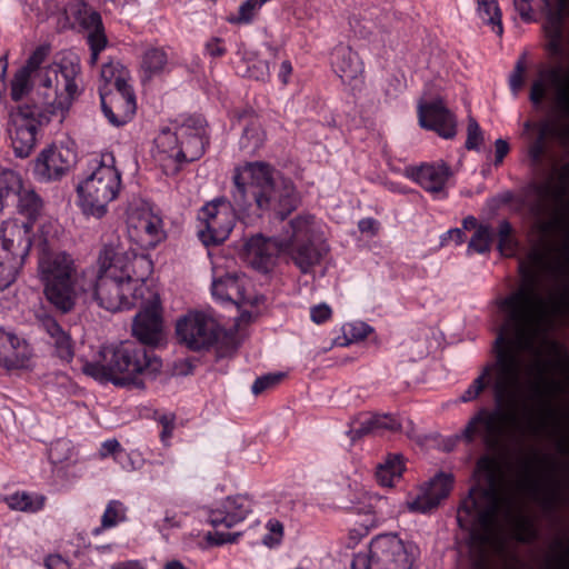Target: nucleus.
I'll return each mask as SVG.
<instances>
[{
    "label": "nucleus",
    "mask_w": 569,
    "mask_h": 569,
    "mask_svg": "<svg viewBox=\"0 0 569 569\" xmlns=\"http://www.w3.org/2000/svg\"><path fill=\"white\" fill-rule=\"evenodd\" d=\"M543 339L510 313L495 340L493 362L483 367L480 375L460 396L461 402L476 400L491 383L495 409L481 408L463 429L467 441L480 438L489 449H497L510 441L518 426L517 410L525 388L531 392V399L540 405L538 421H530L528 429L532 435L547 431L549 418L555 413L551 400L569 391V365H566L563 379H547V366L540 358L537 343Z\"/></svg>",
    "instance_id": "obj_1"
},
{
    "label": "nucleus",
    "mask_w": 569,
    "mask_h": 569,
    "mask_svg": "<svg viewBox=\"0 0 569 569\" xmlns=\"http://www.w3.org/2000/svg\"><path fill=\"white\" fill-rule=\"evenodd\" d=\"M519 271V289L499 307L543 338L551 318L569 317V249L553 256L550 243H538L520 261Z\"/></svg>",
    "instance_id": "obj_2"
},
{
    "label": "nucleus",
    "mask_w": 569,
    "mask_h": 569,
    "mask_svg": "<svg viewBox=\"0 0 569 569\" xmlns=\"http://www.w3.org/2000/svg\"><path fill=\"white\" fill-rule=\"evenodd\" d=\"M475 477L477 483L457 512L459 526L470 531L471 539L482 548L498 547L503 523L512 521L518 542L535 541L538 531L528 517L516 515L517 496L507 483L499 462L488 456L481 457Z\"/></svg>",
    "instance_id": "obj_3"
},
{
    "label": "nucleus",
    "mask_w": 569,
    "mask_h": 569,
    "mask_svg": "<svg viewBox=\"0 0 569 569\" xmlns=\"http://www.w3.org/2000/svg\"><path fill=\"white\" fill-rule=\"evenodd\" d=\"M232 200L239 211L259 213L271 211L284 219L300 201L290 179L279 176L261 161L247 162L233 174Z\"/></svg>",
    "instance_id": "obj_4"
},
{
    "label": "nucleus",
    "mask_w": 569,
    "mask_h": 569,
    "mask_svg": "<svg viewBox=\"0 0 569 569\" xmlns=\"http://www.w3.org/2000/svg\"><path fill=\"white\" fill-rule=\"evenodd\" d=\"M49 52V46H39L21 69L34 77V103L49 114L63 116L79 94L80 59L74 53H67L51 64L41 67Z\"/></svg>",
    "instance_id": "obj_5"
},
{
    "label": "nucleus",
    "mask_w": 569,
    "mask_h": 569,
    "mask_svg": "<svg viewBox=\"0 0 569 569\" xmlns=\"http://www.w3.org/2000/svg\"><path fill=\"white\" fill-rule=\"evenodd\" d=\"M161 368V360L132 342L103 346L92 361H86L82 371L100 382L116 386L143 387L140 376H153Z\"/></svg>",
    "instance_id": "obj_6"
},
{
    "label": "nucleus",
    "mask_w": 569,
    "mask_h": 569,
    "mask_svg": "<svg viewBox=\"0 0 569 569\" xmlns=\"http://www.w3.org/2000/svg\"><path fill=\"white\" fill-rule=\"evenodd\" d=\"M114 253L111 249H100L96 266L81 272L79 292L89 296L97 305L108 311L117 312L142 305L143 301L114 270L123 268L121 261L112 264Z\"/></svg>",
    "instance_id": "obj_7"
},
{
    "label": "nucleus",
    "mask_w": 569,
    "mask_h": 569,
    "mask_svg": "<svg viewBox=\"0 0 569 569\" xmlns=\"http://www.w3.org/2000/svg\"><path fill=\"white\" fill-rule=\"evenodd\" d=\"M569 183V166L553 168L550 177L541 182L530 183L523 196V203L535 219L539 233L548 234L555 226L569 230V199H566Z\"/></svg>",
    "instance_id": "obj_8"
},
{
    "label": "nucleus",
    "mask_w": 569,
    "mask_h": 569,
    "mask_svg": "<svg viewBox=\"0 0 569 569\" xmlns=\"http://www.w3.org/2000/svg\"><path fill=\"white\" fill-rule=\"evenodd\" d=\"M156 159L166 174H176L186 162L198 160L208 144L206 122L190 117L176 128L162 130L156 139Z\"/></svg>",
    "instance_id": "obj_9"
},
{
    "label": "nucleus",
    "mask_w": 569,
    "mask_h": 569,
    "mask_svg": "<svg viewBox=\"0 0 569 569\" xmlns=\"http://www.w3.org/2000/svg\"><path fill=\"white\" fill-rule=\"evenodd\" d=\"M90 173L78 184L80 206L86 214L103 217L108 204L121 189V173L112 152H102L91 160Z\"/></svg>",
    "instance_id": "obj_10"
},
{
    "label": "nucleus",
    "mask_w": 569,
    "mask_h": 569,
    "mask_svg": "<svg viewBox=\"0 0 569 569\" xmlns=\"http://www.w3.org/2000/svg\"><path fill=\"white\" fill-rule=\"evenodd\" d=\"M38 268L47 299L62 312L70 311L81 280V276H77L73 258L64 251L42 252Z\"/></svg>",
    "instance_id": "obj_11"
},
{
    "label": "nucleus",
    "mask_w": 569,
    "mask_h": 569,
    "mask_svg": "<svg viewBox=\"0 0 569 569\" xmlns=\"http://www.w3.org/2000/svg\"><path fill=\"white\" fill-rule=\"evenodd\" d=\"M283 252L288 253L302 273H308L320 263L329 248L313 216L303 214L292 219L284 231Z\"/></svg>",
    "instance_id": "obj_12"
},
{
    "label": "nucleus",
    "mask_w": 569,
    "mask_h": 569,
    "mask_svg": "<svg viewBox=\"0 0 569 569\" xmlns=\"http://www.w3.org/2000/svg\"><path fill=\"white\" fill-rule=\"evenodd\" d=\"M420 549L412 540L397 533H382L371 539L368 553L353 557L351 569H412Z\"/></svg>",
    "instance_id": "obj_13"
},
{
    "label": "nucleus",
    "mask_w": 569,
    "mask_h": 569,
    "mask_svg": "<svg viewBox=\"0 0 569 569\" xmlns=\"http://www.w3.org/2000/svg\"><path fill=\"white\" fill-rule=\"evenodd\" d=\"M558 452L568 459L561 465L562 477H556V463L548 461L545 472L536 475L526 465L525 477L521 487L539 501L541 507L552 510L557 505L569 506V439L557 441Z\"/></svg>",
    "instance_id": "obj_14"
},
{
    "label": "nucleus",
    "mask_w": 569,
    "mask_h": 569,
    "mask_svg": "<svg viewBox=\"0 0 569 569\" xmlns=\"http://www.w3.org/2000/svg\"><path fill=\"white\" fill-rule=\"evenodd\" d=\"M32 224L10 218L0 224V291L10 287L32 246Z\"/></svg>",
    "instance_id": "obj_15"
},
{
    "label": "nucleus",
    "mask_w": 569,
    "mask_h": 569,
    "mask_svg": "<svg viewBox=\"0 0 569 569\" xmlns=\"http://www.w3.org/2000/svg\"><path fill=\"white\" fill-rule=\"evenodd\" d=\"M101 249H111L114 253L112 264H118L121 261L123 268H114L121 278L128 283V289L134 290L139 298L143 301L146 295L151 297L156 295L147 284L146 279L150 276L153 269V263L147 254H139L131 250H126L118 237H112L109 241L104 242Z\"/></svg>",
    "instance_id": "obj_16"
},
{
    "label": "nucleus",
    "mask_w": 569,
    "mask_h": 569,
    "mask_svg": "<svg viewBox=\"0 0 569 569\" xmlns=\"http://www.w3.org/2000/svg\"><path fill=\"white\" fill-rule=\"evenodd\" d=\"M198 219L200 222L198 234L203 244H218L230 234L236 213L229 201L216 199L201 208Z\"/></svg>",
    "instance_id": "obj_17"
},
{
    "label": "nucleus",
    "mask_w": 569,
    "mask_h": 569,
    "mask_svg": "<svg viewBox=\"0 0 569 569\" xmlns=\"http://www.w3.org/2000/svg\"><path fill=\"white\" fill-rule=\"evenodd\" d=\"M39 107L34 103L33 108L28 106L19 107L17 111L10 113L7 126V133L10 144L18 158H27L33 151L37 144V136L40 127L38 117L40 116Z\"/></svg>",
    "instance_id": "obj_18"
},
{
    "label": "nucleus",
    "mask_w": 569,
    "mask_h": 569,
    "mask_svg": "<svg viewBox=\"0 0 569 569\" xmlns=\"http://www.w3.org/2000/svg\"><path fill=\"white\" fill-rule=\"evenodd\" d=\"M549 88L555 89L556 104L562 114L569 118V74H566L562 64L539 71L538 78L531 84L530 101L539 107ZM562 133L566 138H569V126L563 128Z\"/></svg>",
    "instance_id": "obj_19"
},
{
    "label": "nucleus",
    "mask_w": 569,
    "mask_h": 569,
    "mask_svg": "<svg viewBox=\"0 0 569 569\" xmlns=\"http://www.w3.org/2000/svg\"><path fill=\"white\" fill-rule=\"evenodd\" d=\"M177 336L191 350L210 347L218 339V325L204 312H189L177 322Z\"/></svg>",
    "instance_id": "obj_20"
},
{
    "label": "nucleus",
    "mask_w": 569,
    "mask_h": 569,
    "mask_svg": "<svg viewBox=\"0 0 569 569\" xmlns=\"http://www.w3.org/2000/svg\"><path fill=\"white\" fill-rule=\"evenodd\" d=\"M99 94L102 112L109 123L121 127L133 118L137 102L131 86L119 89L99 88Z\"/></svg>",
    "instance_id": "obj_21"
},
{
    "label": "nucleus",
    "mask_w": 569,
    "mask_h": 569,
    "mask_svg": "<svg viewBox=\"0 0 569 569\" xmlns=\"http://www.w3.org/2000/svg\"><path fill=\"white\" fill-rule=\"evenodd\" d=\"M128 237L141 249H153L166 238L163 222L149 210L132 212L128 218Z\"/></svg>",
    "instance_id": "obj_22"
},
{
    "label": "nucleus",
    "mask_w": 569,
    "mask_h": 569,
    "mask_svg": "<svg viewBox=\"0 0 569 569\" xmlns=\"http://www.w3.org/2000/svg\"><path fill=\"white\" fill-rule=\"evenodd\" d=\"M547 11L545 24L548 49L552 56L566 58L569 54V34L563 33L565 16L569 13V0H542Z\"/></svg>",
    "instance_id": "obj_23"
},
{
    "label": "nucleus",
    "mask_w": 569,
    "mask_h": 569,
    "mask_svg": "<svg viewBox=\"0 0 569 569\" xmlns=\"http://www.w3.org/2000/svg\"><path fill=\"white\" fill-rule=\"evenodd\" d=\"M453 486V477L450 473L439 472L428 482L423 483L416 496L406 501L411 512L427 513L439 506L447 498Z\"/></svg>",
    "instance_id": "obj_24"
},
{
    "label": "nucleus",
    "mask_w": 569,
    "mask_h": 569,
    "mask_svg": "<svg viewBox=\"0 0 569 569\" xmlns=\"http://www.w3.org/2000/svg\"><path fill=\"white\" fill-rule=\"evenodd\" d=\"M76 162V153L68 147L52 144L43 149L34 161V174L42 181L60 179Z\"/></svg>",
    "instance_id": "obj_25"
},
{
    "label": "nucleus",
    "mask_w": 569,
    "mask_h": 569,
    "mask_svg": "<svg viewBox=\"0 0 569 569\" xmlns=\"http://www.w3.org/2000/svg\"><path fill=\"white\" fill-rule=\"evenodd\" d=\"M32 357L33 350L26 339L0 327V368L28 369Z\"/></svg>",
    "instance_id": "obj_26"
},
{
    "label": "nucleus",
    "mask_w": 569,
    "mask_h": 569,
    "mask_svg": "<svg viewBox=\"0 0 569 569\" xmlns=\"http://www.w3.org/2000/svg\"><path fill=\"white\" fill-rule=\"evenodd\" d=\"M142 310L134 317L133 336L146 345H157L161 340L162 319L159 311V300L156 295L144 297L140 305Z\"/></svg>",
    "instance_id": "obj_27"
},
{
    "label": "nucleus",
    "mask_w": 569,
    "mask_h": 569,
    "mask_svg": "<svg viewBox=\"0 0 569 569\" xmlns=\"http://www.w3.org/2000/svg\"><path fill=\"white\" fill-rule=\"evenodd\" d=\"M418 120L422 128L432 130L445 139H451L457 133L456 117L441 100L419 103Z\"/></svg>",
    "instance_id": "obj_28"
},
{
    "label": "nucleus",
    "mask_w": 569,
    "mask_h": 569,
    "mask_svg": "<svg viewBox=\"0 0 569 569\" xmlns=\"http://www.w3.org/2000/svg\"><path fill=\"white\" fill-rule=\"evenodd\" d=\"M251 510V501L247 496L227 497L217 508L208 512V521L213 527L231 528L243 521Z\"/></svg>",
    "instance_id": "obj_29"
},
{
    "label": "nucleus",
    "mask_w": 569,
    "mask_h": 569,
    "mask_svg": "<svg viewBox=\"0 0 569 569\" xmlns=\"http://www.w3.org/2000/svg\"><path fill=\"white\" fill-rule=\"evenodd\" d=\"M283 236L281 238H264L261 234L251 237L246 242V252L250 263L259 270H268L274 257L283 252Z\"/></svg>",
    "instance_id": "obj_30"
},
{
    "label": "nucleus",
    "mask_w": 569,
    "mask_h": 569,
    "mask_svg": "<svg viewBox=\"0 0 569 569\" xmlns=\"http://www.w3.org/2000/svg\"><path fill=\"white\" fill-rule=\"evenodd\" d=\"M333 72L346 84H357L362 77L363 64L358 53L350 47L339 44L331 53Z\"/></svg>",
    "instance_id": "obj_31"
},
{
    "label": "nucleus",
    "mask_w": 569,
    "mask_h": 569,
    "mask_svg": "<svg viewBox=\"0 0 569 569\" xmlns=\"http://www.w3.org/2000/svg\"><path fill=\"white\" fill-rule=\"evenodd\" d=\"M408 176L436 198L442 199L447 196L446 184L450 176V169L445 163H426L411 169Z\"/></svg>",
    "instance_id": "obj_32"
},
{
    "label": "nucleus",
    "mask_w": 569,
    "mask_h": 569,
    "mask_svg": "<svg viewBox=\"0 0 569 569\" xmlns=\"http://www.w3.org/2000/svg\"><path fill=\"white\" fill-rule=\"evenodd\" d=\"M212 297L221 302L234 305L251 303L247 296V279L234 274H227L223 278H213L211 286Z\"/></svg>",
    "instance_id": "obj_33"
},
{
    "label": "nucleus",
    "mask_w": 569,
    "mask_h": 569,
    "mask_svg": "<svg viewBox=\"0 0 569 569\" xmlns=\"http://www.w3.org/2000/svg\"><path fill=\"white\" fill-rule=\"evenodd\" d=\"M40 327L50 338L49 343L53 348L56 357L61 361L70 362L74 357V342L54 318L43 315L38 318Z\"/></svg>",
    "instance_id": "obj_34"
},
{
    "label": "nucleus",
    "mask_w": 569,
    "mask_h": 569,
    "mask_svg": "<svg viewBox=\"0 0 569 569\" xmlns=\"http://www.w3.org/2000/svg\"><path fill=\"white\" fill-rule=\"evenodd\" d=\"M530 130H535L536 136L530 139L528 154L531 162L538 166L542 163L546 153V140L552 132L553 127L548 120H541L539 122L528 120L523 123V132L528 133Z\"/></svg>",
    "instance_id": "obj_35"
},
{
    "label": "nucleus",
    "mask_w": 569,
    "mask_h": 569,
    "mask_svg": "<svg viewBox=\"0 0 569 569\" xmlns=\"http://www.w3.org/2000/svg\"><path fill=\"white\" fill-rule=\"evenodd\" d=\"M12 193H17L18 196V211L28 218L27 222H31L33 226V222L38 219L42 210L43 203L41 198L34 190L23 187L21 179L19 189L14 190Z\"/></svg>",
    "instance_id": "obj_36"
},
{
    "label": "nucleus",
    "mask_w": 569,
    "mask_h": 569,
    "mask_svg": "<svg viewBox=\"0 0 569 569\" xmlns=\"http://www.w3.org/2000/svg\"><path fill=\"white\" fill-rule=\"evenodd\" d=\"M4 502L11 510L34 513L43 509L46 497L40 493L18 491L4 497Z\"/></svg>",
    "instance_id": "obj_37"
},
{
    "label": "nucleus",
    "mask_w": 569,
    "mask_h": 569,
    "mask_svg": "<svg viewBox=\"0 0 569 569\" xmlns=\"http://www.w3.org/2000/svg\"><path fill=\"white\" fill-rule=\"evenodd\" d=\"M168 67V54L161 48L147 49L141 59V72L143 80H150L161 74Z\"/></svg>",
    "instance_id": "obj_38"
},
{
    "label": "nucleus",
    "mask_w": 569,
    "mask_h": 569,
    "mask_svg": "<svg viewBox=\"0 0 569 569\" xmlns=\"http://www.w3.org/2000/svg\"><path fill=\"white\" fill-rule=\"evenodd\" d=\"M128 508L120 500H110L101 516L99 527L92 529V536H100L103 531L112 529L127 520Z\"/></svg>",
    "instance_id": "obj_39"
},
{
    "label": "nucleus",
    "mask_w": 569,
    "mask_h": 569,
    "mask_svg": "<svg viewBox=\"0 0 569 569\" xmlns=\"http://www.w3.org/2000/svg\"><path fill=\"white\" fill-rule=\"evenodd\" d=\"M99 88L119 89L128 87L129 71L119 61H109L102 64Z\"/></svg>",
    "instance_id": "obj_40"
},
{
    "label": "nucleus",
    "mask_w": 569,
    "mask_h": 569,
    "mask_svg": "<svg viewBox=\"0 0 569 569\" xmlns=\"http://www.w3.org/2000/svg\"><path fill=\"white\" fill-rule=\"evenodd\" d=\"M400 427L399 420L391 415H373L362 420L355 432L358 436H363L383 430L396 431Z\"/></svg>",
    "instance_id": "obj_41"
},
{
    "label": "nucleus",
    "mask_w": 569,
    "mask_h": 569,
    "mask_svg": "<svg viewBox=\"0 0 569 569\" xmlns=\"http://www.w3.org/2000/svg\"><path fill=\"white\" fill-rule=\"evenodd\" d=\"M477 13L486 24L491 27L496 34H502L503 28L498 0H477Z\"/></svg>",
    "instance_id": "obj_42"
},
{
    "label": "nucleus",
    "mask_w": 569,
    "mask_h": 569,
    "mask_svg": "<svg viewBox=\"0 0 569 569\" xmlns=\"http://www.w3.org/2000/svg\"><path fill=\"white\" fill-rule=\"evenodd\" d=\"M402 471L403 462L401 456H389L386 461L378 467L376 472L377 480L383 487H391L395 481L401 477Z\"/></svg>",
    "instance_id": "obj_43"
},
{
    "label": "nucleus",
    "mask_w": 569,
    "mask_h": 569,
    "mask_svg": "<svg viewBox=\"0 0 569 569\" xmlns=\"http://www.w3.org/2000/svg\"><path fill=\"white\" fill-rule=\"evenodd\" d=\"M89 22L93 30L88 36V42L91 49L90 63L96 64L99 53L106 48L107 38L102 30L101 17L97 12L89 14Z\"/></svg>",
    "instance_id": "obj_44"
},
{
    "label": "nucleus",
    "mask_w": 569,
    "mask_h": 569,
    "mask_svg": "<svg viewBox=\"0 0 569 569\" xmlns=\"http://www.w3.org/2000/svg\"><path fill=\"white\" fill-rule=\"evenodd\" d=\"M30 92L32 93V101L34 102V77L27 70L19 69L11 81V99L13 101H20Z\"/></svg>",
    "instance_id": "obj_45"
},
{
    "label": "nucleus",
    "mask_w": 569,
    "mask_h": 569,
    "mask_svg": "<svg viewBox=\"0 0 569 569\" xmlns=\"http://www.w3.org/2000/svg\"><path fill=\"white\" fill-rule=\"evenodd\" d=\"M264 141V132L257 120H252L244 129L240 138V147L249 151H256Z\"/></svg>",
    "instance_id": "obj_46"
},
{
    "label": "nucleus",
    "mask_w": 569,
    "mask_h": 569,
    "mask_svg": "<svg viewBox=\"0 0 569 569\" xmlns=\"http://www.w3.org/2000/svg\"><path fill=\"white\" fill-rule=\"evenodd\" d=\"M20 187V176L13 170H0V213L3 211L9 196Z\"/></svg>",
    "instance_id": "obj_47"
},
{
    "label": "nucleus",
    "mask_w": 569,
    "mask_h": 569,
    "mask_svg": "<svg viewBox=\"0 0 569 569\" xmlns=\"http://www.w3.org/2000/svg\"><path fill=\"white\" fill-rule=\"evenodd\" d=\"M493 238V230L487 224H480L469 241L468 249L477 253L489 251Z\"/></svg>",
    "instance_id": "obj_48"
},
{
    "label": "nucleus",
    "mask_w": 569,
    "mask_h": 569,
    "mask_svg": "<svg viewBox=\"0 0 569 569\" xmlns=\"http://www.w3.org/2000/svg\"><path fill=\"white\" fill-rule=\"evenodd\" d=\"M111 455L122 469L127 471L133 470L132 466L123 463L122 458H128V452L121 448V445L117 439H108L101 445L100 456L106 458Z\"/></svg>",
    "instance_id": "obj_49"
},
{
    "label": "nucleus",
    "mask_w": 569,
    "mask_h": 569,
    "mask_svg": "<svg viewBox=\"0 0 569 569\" xmlns=\"http://www.w3.org/2000/svg\"><path fill=\"white\" fill-rule=\"evenodd\" d=\"M244 74L257 81H267L270 78V63L268 60L262 59L249 60Z\"/></svg>",
    "instance_id": "obj_50"
},
{
    "label": "nucleus",
    "mask_w": 569,
    "mask_h": 569,
    "mask_svg": "<svg viewBox=\"0 0 569 569\" xmlns=\"http://www.w3.org/2000/svg\"><path fill=\"white\" fill-rule=\"evenodd\" d=\"M59 226L56 220L47 219L39 227L38 239L42 246V252H49L47 249L51 241L57 237Z\"/></svg>",
    "instance_id": "obj_51"
},
{
    "label": "nucleus",
    "mask_w": 569,
    "mask_h": 569,
    "mask_svg": "<svg viewBox=\"0 0 569 569\" xmlns=\"http://www.w3.org/2000/svg\"><path fill=\"white\" fill-rule=\"evenodd\" d=\"M267 533L262 537V542L267 547L278 546L283 537V526L277 519H269L266 525Z\"/></svg>",
    "instance_id": "obj_52"
},
{
    "label": "nucleus",
    "mask_w": 569,
    "mask_h": 569,
    "mask_svg": "<svg viewBox=\"0 0 569 569\" xmlns=\"http://www.w3.org/2000/svg\"><path fill=\"white\" fill-rule=\"evenodd\" d=\"M467 131L468 134L466 140V148L469 150L478 149L483 141V136L478 122L475 119H469Z\"/></svg>",
    "instance_id": "obj_53"
},
{
    "label": "nucleus",
    "mask_w": 569,
    "mask_h": 569,
    "mask_svg": "<svg viewBox=\"0 0 569 569\" xmlns=\"http://www.w3.org/2000/svg\"><path fill=\"white\" fill-rule=\"evenodd\" d=\"M281 373L277 375H266L262 377H258L254 382L252 383L251 391L253 395L258 396L262 393L263 391L274 387L281 379Z\"/></svg>",
    "instance_id": "obj_54"
},
{
    "label": "nucleus",
    "mask_w": 569,
    "mask_h": 569,
    "mask_svg": "<svg viewBox=\"0 0 569 569\" xmlns=\"http://www.w3.org/2000/svg\"><path fill=\"white\" fill-rule=\"evenodd\" d=\"M240 532H224V531H209L206 539L210 545L221 546L224 543H232L238 540Z\"/></svg>",
    "instance_id": "obj_55"
},
{
    "label": "nucleus",
    "mask_w": 569,
    "mask_h": 569,
    "mask_svg": "<svg viewBox=\"0 0 569 569\" xmlns=\"http://www.w3.org/2000/svg\"><path fill=\"white\" fill-rule=\"evenodd\" d=\"M343 330L349 340H363L372 332V328L363 322L347 325Z\"/></svg>",
    "instance_id": "obj_56"
},
{
    "label": "nucleus",
    "mask_w": 569,
    "mask_h": 569,
    "mask_svg": "<svg viewBox=\"0 0 569 569\" xmlns=\"http://www.w3.org/2000/svg\"><path fill=\"white\" fill-rule=\"evenodd\" d=\"M69 451V442L64 440H58L49 448V459L52 463H59L68 458L66 452Z\"/></svg>",
    "instance_id": "obj_57"
},
{
    "label": "nucleus",
    "mask_w": 569,
    "mask_h": 569,
    "mask_svg": "<svg viewBox=\"0 0 569 569\" xmlns=\"http://www.w3.org/2000/svg\"><path fill=\"white\" fill-rule=\"evenodd\" d=\"M176 417L173 415H163L159 418L161 426L160 438L161 441L167 446L172 437L174 430Z\"/></svg>",
    "instance_id": "obj_58"
},
{
    "label": "nucleus",
    "mask_w": 569,
    "mask_h": 569,
    "mask_svg": "<svg viewBox=\"0 0 569 569\" xmlns=\"http://www.w3.org/2000/svg\"><path fill=\"white\" fill-rule=\"evenodd\" d=\"M525 63L522 60H519L515 67L513 72L510 74L509 83L510 88L513 91L515 94L518 93V91L521 89L523 84V76H525Z\"/></svg>",
    "instance_id": "obj_59"
},
{
    "label": "nucleus",
    "mask_w": 569,
    "mask_h": 569,
    "mask_svg": "<svg viewBox=\"0 0 569 569\" xmlns=\"http://www.w3.org/2000/svg\"><path fill=\"white\" fill-rule=\"evenodd\" d=\"M206 53L211 58H220L227 52L224 42L219 38H212L206 42Z\"/></svg>",
    "instance_id": "obj_60"
},
{
    "label": "nucleus",
    "mask_w": 569,
    "mask_h": 569,
    "mask_svg": "<svg viewBox=\"0 0 569 569\" xmlns=\"http://www.w3.org/2000/svg\"><path fill=\"white\" fill-rule=\"evenodd\" d=\"M531 1L532 0H513L515 10L525 22L533 21Z\"/></svg>",
    "instance_id": "obj_61"
},
{
    "label": "nucleus",
    "mask_w": 569,
    "mask_h": 569,
    "mask_svg": "<svg viewBox=\"0 0 569 569\" xmlns=\"http://www.w3.org/2000/svg\"><path fill=\"white\" fill-rule=\"evenodd\" d=\"M331 316V309L329 306L321 303L318 306H315L310 310V317L311 320L316 323H323L327 321Z\"/></svg>",
    "instance_id": "obj_62"
},
{
    "label": "nucleus",
    "mask_w": 569,
    "mask_h": 569,
    "mask_svg": "<svg viewBox=\"0 0 569 569\" xmlns=\"http://www.w3.org/2000/svg\"><path fill=\"white\" fill-rule=\"evenodd\" d=\"M555 234H560L563 237V241L561 243L560 249L568 250L569 249V230L566 226H555V230H552L548 234L540 233L541 240L540 243H549L548 238Z\"/></svg>",
    "instance_id": "obj_63"
},
{
    "label": "nucleus",
    "mask_w": 569,
    "mask_h": 569,
    "mask_svg": "<svg viewBox=\"0 0 569 569\" xmlns=\"http://www.w3.org/2000/svg\"><path fill=\"white\" fill-rule=\"evenodd\" d=\"M47 569H70L69 562L60 555H49L44 560Z\"/></svg>",
    "instance_id": "obj_64"
}]
</instances>
